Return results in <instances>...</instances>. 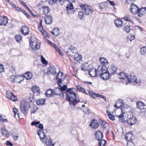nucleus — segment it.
<instances>
[{
	"instance_id": "nucleus-30",
	"label": "nucleus",
	"mask_w": 146,
	"mask_h": 146,
	"mask_svg": "<svg viewBox=\"0 0 146 146\" xmlns=\"http://www.w3.org/2000/svg\"><path fill=\"white\" fill-rule=\"evenodd\" d=\"M133 134L131 132H129L127 133L125 137V139L127 141H132V137Z\"/></svg>"
},
{
	"instance_id": "nucleus-21",
	"label": "nucleus",
	"mask_w": 146,
	"mask_h": 146,
	"mask_svg": "<svg viewBox=\"0 0 146 146\" xmlns=\"http://www.w3.org/2000/svg\"><path fill=\"white\" fill-rule=\"evenodd\" d=\"M103 137L102 132L100 131H97L95 133V137L98 140H101Z\"/></svg>"
},
{
	"instance_id": "nucleus-38",
	"label": "nucleus",
	"mask_w": 146,
	"mask_h": 146,
	"mask_svg": "<svg viewBox=\"0 0 146 146\" xmlns=\"http://www.w3.org/2000/svg\"><path fill=\"white\" fill-rule=\"evenodd\" d=\"M123 30L127 33H129L131 30V26L129 25H126L124 26Z\"/></svg>"
},
{
	"instance_id": "nucleus-47",
	"label": "nucleus",
	"mask_w": 146,
	"mask_h": 146,
	"mask_svg": "<svg viewBox=\"0 0 146 146\" xmlns=\"http://www.w3.org/2000/svg\"><path fill=\"white\" fill-rule=\"evenodd\" d=\"M59 87V88L60 91H64L65 90H66L67 89V86L66 85H64L62 86L61 85V86H58Z\"/></svg>"
},
{
	"instance_id": "nucleus-27",
	"label": "nucleus",
	"mask_w": 146,
	"mask_h": 146,
	"mask_svg": "<svg viewBox=\"0 0 146 146\" xmlns=\"http://www.w3.org/2000/svg\"><path fill=\"white\" fill-rule=\"evenodd\" d=\"M52 89H48L46 92L45 94L46 97L50 98L52 96H53Z\"/></svg>"
},
{
	"instance_id": "nucleus-39",
	"label": "nucleus",
	"mask_w": 146,
	"mask_h": 146,
	"mask_svg": "<svg viewBox=\"0 0 146 146\" xmlns=\"http://www.w3.org/2000/svg\"><path fill=\"white\" fill-rule=\"evenodd\" d=\"M32 49L34 50H38L40 47V44L38 42L37 43L34 47H33L32 45Z\"/></svg>"
},
{
	"instance_id": "nucleus-43",
	"label": "nucleus",
	"mask_w": 146,
	"mask_h": 146,
	"mask_svg": "<svg viewBox=\"0 0 146 146\" xmlns=\"http://www.w3.org/2000/svg\"><path fill=\"white\" fill-rule=\"evenodd\" d=\"M22 39L21 36L20 35H16L15 37V40L18 42H19Z\"/></svg>"
},
{
	"instance_id": "nucleus-53",
	"label": "nucleus",
	"mask_w": 146,
	"mask_h": 146,
	"mask_svg": "<svg viewBox=\"0 0 146 146\" xmlns=\"http://www.w3.org/2000/svg\"><path fill=\"white\" fill-rule=\"evenodd\" d=\"M13 111L14 113V116H15L16 114L18 115L19 117V111L16 108H13Z\"/></svg>"
},
{
	"instance_id": "nucleus-19",
	"label": "nucleus",
	"mask_w": 146,
	"mask_h": 146,
	"mask_svg": "<svg viewBox=\"0 0 146 146\" xmlns=\"http://www.w3.org/2000/svg\"><path fill=\"white\" fill-rule=\"evenodd\" d=\"M99 123L98 121L94 119L91 122L90 125L92 129H96L99 126Z\"/></svg>"
},
{
	"instance_id": "nucleus-55",
	"label": "nucleus",
	"mask_w": 146,
	"mask_h": 146,
	"mask_svg": "<svg viewBox=\"0 0 146 146\" xmlns=\"http://www.w3.org/2000/svg\"><path fill=\"white\" fill-rule=\"evenodd\" d=\"M108 117L109 119L112 121H114L115 119L114 117L111 114H108Z\"/></svg>"
},
{
	"instance_id": "nucleus-49",
	"label": "nucleus",
	"mask_w": 146,
	"mask_h": 146,
	"mask_svg": "<svg viewBox=\"0 0 146 146\" xmlns=\"http://www.w3.org/2000/svg\"><path fill=\"white\" fill-rule=\"evenodd\" d=\"M47 25L50 24L53 21L52 19H44Z\"/></svg>"
},
{
	"instance_id": "nucleus-3",
	"label": "nucleus",
	"mask_w": 146,
	"mask_h": 146,
	"mask_svg": "<svg viewBox=\"0 0 146 146\" xmlns=\"http://www.w3.org/2000/svg\"><path fill=\"white\" fill-rule=\"evenodd\" d=\"M101 70L98 69V75L103 80H107L110 78L111 75L107 71V69H101Z\"/></svg>"
},
{
	"instance_id": "nucleus-37",
	"label": "nucleus",
	"mask_w": 146,
	"mask_h": 146,
	"mask_svg": "<svg viewBox=\"0 0 146 146\" xmlns=\"http://www.w3.org/2000/svg\"><path fill=\"white\" fill-rule=\"evenodd\" d=\"M81 68L82 70L86 71L88 70L89 69L88 65L87 64H82L81 66Z\"/></svg>"
},
{
	"instance_id": "nucleus-35",
	"label": "nucleus",
	"mask_w": 146,
	"mask_h": 146,
	"mask_svg": "<svg viewBox=\"0 0 146 146\" xmlns=\"http://www.w3.org/2000/svg\"><path fill=\"white\" fill-rule=\"evenodd\" d=\"M45 100V99H40L38 100H36V104L38 105L41 106L44 105V104Z\"/></svg>"
},
{
	"instance_id": "nucleus-10",
	"label": "nucleus",
	"mask_w": 146,
	"mask_h": 146,
	"mask_svg": "<svg viewBox=\"0 0 146 146\" xmlns=\"http://www.w3.org/2000/svg\"><path fill=\"white\" fill-rule=\"evenodd\" d=\"M130 9L131 12L133 14L136 15L138 13V11L139 10L137 7L135 5L132 3H131V5L130 6Z\"/></svg>"
},
{
	"instance_id": "nucleus-31",
	"label": "nucleus",
	"mask_w": 146,
	"mask_h": 146,
	"mask_svg": "<svg viewBox=\"0 0 146 146\" xmlns=\"http://www.w3.org/2000/svg\"><path fill=\"white\" fill-rule=\"evenodd\" d=\"M24 76L26 77L27 80H29L32 78L33 74L30 72H28L25 74Z\"/></svg>"
},
{
	"instance_id": "nucleus-9",
	"label": "nucleus",
	"mask_w": 146,
	"mask_h": 146,
	"mask_svg": "<svg viewBox=\"0 0 146 146\" xmlns=\"http://www.w3.org/2000/svg\"><path fill=\"white\" fill-rule=\"evenodd\" d=\"M63 76V72H60V71H59L57 74L56 78V79L57 80V83L58 86H61V85L60 84H61L62 82V77Z\"/></svg>"
},
{
	"instance_id": "nucleus-52",
	"label": "nucleus",
	"mask_w": 146,
	"mask_h": 146,
	"mask_svg": "<svg viewBox=\"0 0 146 146\" xmlns=\"http://www.w3.org/2000/svg\"><path fill=\"white\" fill-rule=\"evenodd\" d=\"M89 6L86 4H83L80 6L81 8L83 11H85L86 9L88 8Z\"/></svg>"
},
{
	"instance_id": "nucleus-16",
	"label": "nucleus",
	"mask_w": 146,
	"mask_h": 146,
	"mask_svg": "<svg viewBox=\"0 0 146 146\" xmlns=\"http://www.w3.org/2000/svg\"><path fill=\"white\" fill-rule=\"evenodd\" d=\"M146 13V7H143L140 9H139L138 11L137 14L138 16L141 17L145 14Z\"/></svg>"
},
{
	"instance_id": "nucleus-13",
	"label": "nucleus",
	"mask_w": 146,
	"mask_h": 146,
	"mask_svg": "<svg viewBox=\"0 0 146 146\" xmlns=\"http://www.w3.org/2000/svg\"><path fill=\"white\" fill-rule=\"evenodd\" d=\"M137 119L136 117L132 115L129 118L127 119V123L130 125H132L136 123Z\"/></svg>"
},
{
	"instance_id": "nucleus-46",
	"label": "nucleus",
	"mask_w": 146,
	"mask_h": 146,
	"mask_svg": "<svg viewBox=\"0 0 146 146\" xmlns=\"http://www.w3.org/2000/svg\"><path fill=\"white\" fill-rule=\"evenodd\" d=\"M41 61L42 63L44 64L45 65H47L48 64V62L47 61L45 60V58L43 57L42 55H41L40 56Z\"/></svg>"
},
{
	"instance_id": "nucleus-61",
	"label": "nucleus",
	"mask_w": 146,
	"mask_h": 146,
	"mask_svg": "<svg viewBox=\"0 0 146 146\" xmlns=\"http://www.w3.org/2000/svg\"><path fill=\"white\" fill-rule=\"evenodd\" d=\"M102 128L105 129L106 128H109V124L108 123L106 122L104 125L102 126Z\"/></svg>"
},
{
	"instance_id": "nucleus-60",
	"label": "nucleus",
	"mask_w": 146,
	"mask_h": 146,
	"mask_svg": "<svg viewBox=\"0 0 146 146\" xmlns=\"http://www.w3.org/2000/svg\"><path fill=\"white\" fill-rule=\"evenodd\" d=\"M40 123V122L39 121H35L32 122L31 124V125H36L38 124H39Z\"/></svg>"
},
{
	"instance_id": "nucleus-42",
	"label": "nucleus",
	"mask_w": 146,
	"mask_h": 146,
	"mask_svg": "<svg viewBox=\"0 0 146 146\" xmlns=\"http://www.w3.org/2000/svg\"><path fill=\"white\" fill-rule=\"evenodd\" d=\"M140 52L142 55H145L146 53V46H143L140 49Z\"/></svg>"
},
{
	"instance_id": "nucleus-59",
	"label": "nucleus",
	"mask_w": 146,
	"mask_h": 146,
	"mask_svg": "<svg viewBox=\"0 0 146 146\" xmlns=\"http://www.w3.org/2000/svg\"><path fill=\"white\" fill-rule=\"evenodd\" d=\"M4 70V66L2 64H0V73L3 72Z\"/></svg>"
},
{
	"instance_id": "nucleus-29",
	"label": "nucleus",
	"mask_w": 146,
	"mask_h": 146,
	"mask_svg": "<svg viewBox=\"0 0 146 146\" xmlns=\"http://www.w3.org/2000/svg\"><path fill=\"white\" fill-rule=\"evenodd\" d=\"M45 141L46 144L47 146H54V143H52V140L50 138L48 139L46 138Z\"/></svg>"
},
{
	"instance_id": "nucleus-36",
	"label": "nucleus",
	"mask_w": 146,
	"mask_h": 146,
	"mask_svg": "<svg viewBox=\"0 0 146 146\" xmlns=\"http://www.w3.org/2000/svg\"><path fill=\"white\" fill-rule=\"evenodd\" d=\"M8 19H0V25H5L8 23Z\"/></svg>"
},
{
	"instance_id": "nucleus-64",
	"label": "nucleus",
	"mask_w": 146,
	"mask_h": 146,
	"mask_svg": "<svg viewBox=\"0 0 146 146\" xmlns=\"http://www.w3.org/2000/svg\"><path fill=\"white\" fill-rule=\"evenodd\" d=\"M6 144L7 145H9L10 146H13V144L11 142L9 141H6Z\"/></svg>"
},
{
	"instance_id": "nucleus-24",
	"label": "nucleus",
	"mask_w": 146,
	"mask_h": 146,
	"mask_svg": "<svg viewBox=\"0 0 146 146\" xmlns=\"http://www.w3.org/2000/svg\"><path fill=\"white\" fill-rule=\"evenodd\" d=\"M31 90L34 93H37L36 95H37L40 94V92L39 87L37 86L33 87Z\"/></svg>"
},
{
	"instance_id": "nucleus-4",
	"label": "nucleus",
	"mask_w": 146,
	"mask_h": 146,
	"mask_svg": "<svg viewBox=\"0 0 146 146\" xmlns=\"http://www.w3.org/2000/svg\"><path fill=\"white\" fill-rule=\"evenodd\" d=\"M101 64L98 67V69L101 70V69H106L107 65L108 66V62L107 60L104 58H101L100 59Z\"/></svg>"
},
{
	"instance_id": "nucleus-14",
	"label": "nucleus",
	"mask_w": 146,
	"mask_h": 146,
	"mask_svg": "<svg viewBox=\"0 0 146 146\" xmlns=\"http://www.w3.org/2000/svg\"><path fill=\"white\" fill-rule=\"evenodd\" d=\"M23 78V76H15L14 75H12L10 77V79L11 80V81L13 82L15 80V81L16 82L19 83H20L21 82V80H17L18 79H20V78Z\"/></svg>"
},
{
	"instance_id": "nucleus-33",
	"label": "nucleus",
	"mask_w": 146,
	"mask_h": 146,
	"mask_svg": "<svg viewBox=\"0 0 146 146\" xmlns=\"http://www.w3.org/2000/svg\"><path fill=\"white\" fill-rule=\"evenodd\" d=\"M82 56L81 54H78L77 57H75L74 60L77 63H80V61H82Z\"/></svg>"
},
{
	"instance_id": "nucleus-63",
	"label": "nucleus",
	"mask_w": 146,
	"mask_h": 146,
	"mask_svg": "<svg viewBox=\"0 0 146 146\" xmlns=\"http://www.w3.org/2000/svg\"><path fill=\"white\" fill-rule=\"evenodd\" d=\"M21 4L23 5L24 7H25L28 10L29 9V7L27 6L26 4L23 1H21Z\"/></svg>"
},
{
	"instance_id": "nucleus-57",
	"label": "nucleus",
	"mask_w": 146,
	"mask_h": 146,
	"mask_svg": "<svg viewBox=\"0 0 146 146\" xmlns=\"http://www.w3.org/2000/svg\"><path fill=\"white\" fill-rule=\"evenodd\" d=\"M50 4L53 5L55 4L57 1V0H48Z\"/></svg>"
},
{
	"instance_id": "nucleus-28",
	"label": "nucleus",
	"mask_w": 146,
	"mask_h": 146,
	"mask_svg": "<svg viewBox=\"0 0 146 146\" xmlns=\"http://www.w3.org/2000/svg\"><path fill=\"white\" fill-rule=\"evenodd\" d=\"M52 91L53 96L54 95H60V90L58 87H56L54 89H52Z\"/></svg>"
},
{
	"instance_id": "nucleus-1",
	"label": "nucleus",
	"mask_w": 146,
	"mask_h": 146,
	"mask_svg": "<svg viewBox=\"0 0 146 146\" xmlns=\"http://www.w3.org/2000/svg\"><path fill=\"white\" fill-rule=\"evenodd\" d=\"M76 89L74 88L67 89L66 93H63L62 97L64 98L66 96V100L69 102V104L75 106L78 103L80 102V100H76V94L74 92V90Z\"/></svg>"
},
{
	"instance_id": "nucleus-25",
	"label": "nucleus",
	"mask_w": 146,
	"mask_h": 146,
	"mask_svg": "<svg viewBox=\"0 0 146 146\" xmlns=\"http://www.w3.org/2000/svg\"><path fill=\"white\" fill-rule=\"evenodd\" d=\"M108 2H105L100 3L99 4V8L101 9L108 7Z\"/></svg>"
},
{
	"instance_id": "nucleus-18",
	"label": "nucleus",
	"mask_w": 146,
	"mask_h": 146,
	"mask_svg": "<svg viewBox=\"0 0 146 146\" xmlns=\"http://www.w3.org/2000/svg\"><path fill=\"white\" fill-rule=\"evenodd\" d=\"M136 105L138 108L141 110H143V111L146 110V109L145 108V104L142 102L139 101L136 102Z\"/></svg>"
},
{
	"instance_id": "nucleus-45",
	"label": "nucleus",
	"mask_w": 146,
	"mask_h": 146,
	"mask_svg": "<svg viewBox=\"0 0 146 146\" xmlns=\"http://www.w3.org/2000/svg\"><path fill=\"white\" fill-rule=\"evenodd\" d=\"M68 49L70 52H72L73 53H74V52L76 51L77 50L76 47L72 46H70L68 48Z\"/></svg>"
},
{
	"instance_id": "nucleus-23",
	"label": "nucleus",
	"mask_w": 146,
	"mask_h": 146,
	"mask_svg": "<svg viewBox=\"0 0 146 146\" xmlns=\"http://www.w3.org/2000/svg\"><path fill=\"white\" fill-rule=\"evenodd\" d=\"M1 133L4 136L6 137H9V132L4 127H2L1 129Z\"/></svg>"
},
{
	"instance_id": "nucleus-34",
	"label": "nucleus",
	"mask_w": 146,
	"mask_h": 146,
	"mask_svg": "<svg viewBox=\"0 0 146 146\" xmlns=\"http://www.w3.org/2000/svg\"><path fill=\"white\" fill-rule=\"evenodd\" d=\"M87 7L88 8L86 9L85 13L86 15H89L91 14L93 12V10L91 9V7L89 6Z\"/></svg>"
},
{
	"instance_id": "nucleus-5",
	"label": "nucleus",
	"mask_w": 146,
	"mask_h": 146,
	"mask_svg": "<svg viewBox=\"0 0 146 146\" xmlns=\"http://www.w3.org/2000/svg\"><path fill=\"white\" fill-rule=\"evenodd\" d=\"M127 81L130 83H135L136 84H139V85L141 83L140 82V81H139L140 82L139 83L137 82V77L136 76L133 75H129L128 76L127 78Z\"/></svg>"
},
{
	"instance_id": "nucleus-58",
	"label": "nucleus",
	"mask_w": 146,
	"mask_h": 146,
	"mask_svg": "<svg viewBox=\"0 0 146 146\" xmlns=\"http://www.w3.org/2000/svg\"><path fill=\"white\" fill-rule=\"evenodd\" d=\"M84 13L82 11H79L78 13V17L79 18H82L83 16Z\"/></svg>"
},
{
	"instance_id": "nucleus-48",
	"label": "nucleus",
	"mask_w": 146,
	"mask_h": 146,
	"mask_svg": "<svg viewBox=\"0 0 146 146\" xmlns=\"http://www.w3.org/2000/svg\"><path fill=\"white\" fill-rule=\"evenodd\" d=\"M83 111L85 114H89L90 113L91 110L88 107H87Z\"/></svg>"
},
{
	"instance_id": "nucleus-20",
	"label": "nucleus",
	"mask_w": 146,
	"mask_h": 146,
	"mask_svg": "<svg viewBox=\"0 0 146 146\" xmlns=\"http://www.w3.org/2000/svg\"><path fill=\"white\" fill-rule=\"evenodd\" d=\"M128 76L126 73L123 72H121L118 75V77L119 79L123 80L125 79L127 83V80ZM126 84H127V83Z\"/></svg>"
},
{
	"instance_id": "nucleus-6",
	"label": "nucleus",
	"mask_w": 146,
	"mask_h": 146,
	"mask_svg": "<svg viewBox=\"0 0 146 146\" xmlns=\"http://www.w3.org/2000/svg\"><path fill=\"white\" fill-rule=\"evenodd\" d=\"M117 70V67L113 65L108 67V68H107V71L111 75V74H115Z\"/></svg>"
},
{
	"instance_id": "nucleus-41",
	"label": "nucleus",
	"mask_w": 146,
	"mask_h": 146,
	"mask_svg": "<svg viewBox=\"0 0 146 146\" xmlns=\"http://www.w3.org/2000/svg\"><path fill=\"white\" fill-rule=\"evenodd\" d=\"M70 3L68 4L66 7V9L67 10H71L73 9V4L72 3V2H69Z\"/></svg>"
},
{
	"instance_id": "nucleus-56",
	"label": "nucleus",
	"mask_w": 146,
	"mask_h": 146,
	"mask_svg": "<svg viewBox=\"0 0 146 146\" xmlns=\"http://www.w3.org/2000/svg\"><path fill=\"white\" fill-rule=\"evenodd\" d=\"M134 143L132 141H129L127 142V146H134Z\"/></svg>"
},
{
	"instance_id": "nucleus-62",
	"label": "nucleus",
	"mask_w": 146,
	"mask_h": 146,
	"mask_svg": "<svg viewBox=\"0 0 146 146\" xmlns=\"http://www.w3.org/2000/svg\"><path fill=\"white\" fill-rule=\"evenodd\" d=\"M21 12H22L26 17L27 18H29V15L24 10H22Z\"/></svg>"
},
{
	"instance_id": "nucleus-8",
	"label": "nucleus",
	"mask_w": 146,
	"mask_h": 146,
	"mask_svg": "<svg viewBox=\"0 0 146 146\" xmlns=\"http://www.w3.org/2000/svg\"><path fill=\"white\" fill-rule=\"evenodd\" d=\"M6 97L8 98L13 101L15 102L18 100L17 97L12 92H7Z\"/></svg>"
},
{
	"instance_id": "nucleus-44",
	"label": "nucleus",
	"mask_w": 146,
	"mask_h": 146,
	"mask_svg": "<svg viewBox=\"0 0 146 146\" xmlns=\"http://www.w3.org/2000/svg\"><path fill=\"white\" fill-rule=\"evenodd\" d=\"M76 88L77 89L79 90L80 92H84L85 94H87L86 93V92L85 90L82 87H81L79 85H78L76 86Z\"/></svg>"
},
{
	"instance_id": "nucleus-17",
	"label": "nucleus",
	"mask_w": 146,
	"mask_h": 146,
	"mask_svg": "<svg viewBox=\"0 0 146 146\" xmlns=\"http://www.w3.org/2000/svg\"><path fill=\"white\" fill-rule=\"evenodd\" d=\"M38 135L39 136L41 140H44L46 139V135L44 131L42 130H39L37 132Z\"/></svg>"
},
{
	"instance_id": "nucleus-50",
	"label": "nucleus",
	"mask_w": 146,
	"mask_h": 146,
	"mask_svg": "<svg viewBox=\"0 0 146 146\" xmlns=\"http://www.w3.org/2000/svg\"><path fill=\"white\" fill-rule=\"evenodd\" d=\"M12 7L13 8L15 9L16 10L19 12L21 11L22 10L21 8L19 7H18L15 4H14L13 5Z\"/></svg>"
},
{
	"instance_id": "nucleus-12",
	"label": "nucleus",
	"mask_w": 146,
	"mask_h": 146,
	"mask_svg": "<svg viewBox=\"0 0 146 146\" xmlns=\"http://www.w3.org/2000/svg\"><path fill=\"white\" fill-rule=\"evenodd\" d=\"M20 32L21 34L24 35H27L29 34V28L26 26H23L20 29Z\"/></svg>"
},
{
	"instance_id": "nucleus-54",
	"label": "nucleus",
	"mask_w": 146,
	"mask_h": 146,
	"mask_svg": "<svg viewBox=\"0 0 146 146\" xmlns=\"http://www.w3.org/2000/svg\"><path fill=\"white\" fill-rule=\"evenodd\" d=\"M38 108L36 107H34L31 110V113L34 114L36 112L37 110L38 109Z\"/></svg>"
},
{
	"instance_id": "nucleus-2",
	"label": "nucleus",
	"mask_w": 146,
	"mask_h": 146,
	"mask_svg": "<svg viewBox=\"0 0 146 146\" xmlns=\"http://www.w3.org/2000/svg\"><path fill=\"white\" fill-rule=\"evenodd\" d=\"M30 106V104L27 101H21L20 106L21 111L25 115H27L29 108L31 107Z\"/></svg>"
},
{
	"instance_id": "nucleus-15",
	"label": "nucleus",
	"mask_w": 146,
	"mask_h": 146,
	"mask_svg": "<svg viewBox=\"0 0 146 146\" xmlns=\"http://www.w3.org/2000/svg\"><path fill=\"white\" fill-rule=\"evenodd\" d=\"M56 73V68L54 66H50L49 67L48 70V71L47 74H52L54 75Z\"/></svg>"
},
{
	"instance_id": "nucleus-7",
	"label": "nucleus",
	"mask_w": 146,
	"mask_h": 146,
	"mask_svg": "<svg viewBox=\"0 0 146 146\" xmlns=\"http://www.w3.org/2000/svg\"><path fill=\"white\" fill-rule=\"evenodd\" d=\"M123 106L124 102L121 99H119L117 101L115 102L114 107L117 109L120 108L122 112L123 111L121 108Z\"/></svg>"
},
{
	"instance_id": "nucleus-51",
	"label": "nucleus",
	"mask_w": 146,
	"mask_h": 146,
	"mask_svg": "<svg viewBox=\"0 0 146 146\" xmlns=\"http://www.w3.org/2000/svg\"><path fill=\"white\" fill-rule=\"evenodd\" d=\"M53 31L55 32L56 36H57L59 34V29L57 27H55L53 29Z\"/></svg>"
},
{
	"instance_id": "nucleus-22",
	"label": "nucleus",
	"mask_w": 146,
	"mask_h": 146,
	"mask_svg": "<svg viewBox=\"0 0 146 146\" xmlns=\"http://www.w3.org/2000/svg\"><path fill=\"white\" fill-rule=\"evenodd\" d=\"M123 21L120 19H116L114 21V24L117 28L121 27L122 25Z\"/></svg>"
},
{
	"instance_id": "nucleus-11",
	"label": "nucleus",
	"mask_w": 146,
	"mask_h": 146,
	"mask_svg": "<svg viewBox=\"0 0 146 146\" xmlns=\"http://www.w3.org/2000/svg\"><path fill=\"white\" fill-rule=\"evenodd\" d=\"M98 74L99 73L98 72V69L96 70L94 68H92L90 69L88 71V74L90 76L92 77H95L98 76Z\"/></svg>"
},
{
	"instance_id": "nucleus-32",
	"label": "nucleus",
	"mask_w": 146,
	"mask_h": 146,
	"mask_svg": "<svg viewBox=\"0 0 146 146\" xmlns=\"http://www.w3.org/2000/svg\"><path fill=\"white\" fill-rule=\"evenodd\" d=\"M42 13L45 15L47 14L50 11L49 8L47 6H43L42 7Z\"/></svg>"
},
{
	"instance_id": "nucleus-40",
	"label": "nucleus",
	"mask_w": 146,
	"mask_h": 146,
	"mask_svg": "<svg viewBox=\"0 0 146 146\" xmlns=\"http://www.w3.org/2000/svg\"><path fill=\"white\" fill-rule=\"evenodd\" d=\"M100 140L98 143V146H105L107 143L106 141L103 139Z\"/></svg>"
},
{
	"instance_id": "nucleus-26",
	"label": "nucleus",
	"mask_w": 146,
	"mask_h": 146,
	"mask_svg": "<svg viewBox=\"0 0 146 146\" xmlns=\"http://www.w3.org/2000/svg\"><path fill=\"white\" fill-rule=\"evenodd\" d=\"M34 38L32 37H31L29 40V45L31 48H32L31 45H32L33 47H34V46L38 42L36 40H34L33 39Z\"/></svg>"
}]
</instances>
